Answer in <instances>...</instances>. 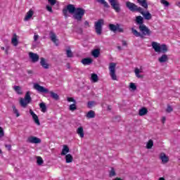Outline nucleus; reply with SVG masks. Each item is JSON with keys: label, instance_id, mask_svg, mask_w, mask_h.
<instances>
[{"label": "nucleus", "instance_id": "1", "mask_svg": "<svg viewBox=\"0 0 180 180\" xmlns=\"http://www.w3.org/2000/svg\"><path fill=\"white\" fill-rule=\"evenodd\" d=\"M152 49L155 51V53H162V55L158 58V61L160 63H167L169 58H168V55L165 54V53H168L169 49H168V46L165 44H160L158 42L153 41L151 44Z\"/></svg>", "mask_w": 180, "mask_h": 180}, {"label": "nucleus", "instance_id": "2", "mask_svg": "<svg viewBox=\"0 0 180 180\" xmlns=\"http://www.w3.org/2000/svg\"><path fill=\"white\" fill-rule=\"evenodd\" d=\"M126 6L128 8V9H129V11H131V12H139V13H141L146 20H150L153 18V15H151L150 11L145 12L144 8L136 5L134 3L127 1Z\"/></svg>", "mask_w": 180, "mask_h": 180}, {"label": "nucleus", "instance_id": "3", "mask_svg": "<svg viewBox=\"0 0 180 180\" xmlns=\"http://www.w3.org/2000/svg\"><path fill=\"white\" fill-rule=\"evenodd\" d=\"M34 89L37 91L38 92H41V94H49L51 98H52V99H54V101H58V99H60V96H58L57 93L50 91L47 89L44 88V86H40V84L37 83L34 84Z\"/></svg>", "mask_w": 180, "mask_h": 180}, {"label": "nucleus", "instance_id": "4", "mask_svg": "<svg viewBox=\"0 0 180 180\" xmlns=\"http://www.w3.org/2000/svg\"><path fill=\"white\" fill-rule=\"evenodd\" d=\"M84 15H85V9L82 8H77L73 14V19L77 20V22H81L82 18H84Z\"/></svg>", "mask_w": 180, "mask_h": 180}, {"label": "nucleus", "instance_id": "5", "mask_svg": "<svg viewBox=\"0 0 180 180\" xmlns=\"http://www.w3.org/2000/svg\"><path fill=\"white\" fill-rule=\"evenodd\" d=\"M105 21L103 19H100L94 22V27L96 34L101 36L102 34V26H103Z\"/></svg>", "mask_w": 180, "mask_h": 180}, {"label": "nucleus", "instance_id": "6", "mask_svg": "<svg viewBox=\"0 0 180 180\" xmlns=\"http://www.w3.org/2000/svg\"><path fill=\"white\" fill-rule=\"evenodd\" d=\"M108 68L112 79L116 81L117 79V77L116 76V63H110Z\"/></svg>", "mask_w": 180, "mask_h": 180}, {"label": "nucleus", "instance_id": "7", "mask_svg": "<svg viewBox=\"0 0 180 180\" xmlns=\"http://www.w3.org/2000/svg\"><path fill=\"white\" fill-rule=\"evenodd\" d=\"M75 11H77V8L73 4H69L67 6L66 8L63 9V13L65 18L68 16V12L69 13H75Z\"/></svg>", "mask_w": 180, "mask_h": 180}, {"label": "nucleus", "instance_id": "8", "mask_svg": "<svg viewBox=\"0 0 180 180\" xmlns=\"http://www.w3.org/2000/svg\"><path fill=\"white\" fill-rule=\"evenodd\" d=\"M140 32L142 33L141 34L143 36H151L153 34V31L148 29L146 25H140L139 27Z\"/></svg>", "mask_w": 180, "mask_h": 180}, {"label": "nucleus", "instance_id": "9", "mask_svg": "<svg viewBox=\"0 0 180 180\" xmlns=\"http://www.w3.org/2000/svg\"><path fill=\"white\" fill-rule=\"evenodd\" d=\"M111 7L114 9L115 12L119 13L121 11L120 4L117 0H108Z\"/></svg>", "mask_w": 180, "mask_h": 180}, {"label": "nucleus", "instance_id": "10", "mask_svg": "<svg viewBox=\"0 0 180 180\" xmlns=\"http://www.w3.org/2000/svg\"><path fill=\"white\" fill-rule=\"evenodd\" d=\"M68 102H72L73 103L69 105V110L71 112H74L77 110V101L74 99L72 97H68L67 98Z\"/></svg>", "mask_w": 180, "mask_h": 180}, {"label": "nucleus", "instance_id": "11", "mask_svg": "<svg viewBox=\"0 0 180 180\" xmlns=\"http://www.w3.org/2000/svg\"><path fill=\"white\" fill-rule=\"evenodd\" d=\"M27 142L31 143V144H39V143H41V139L36 136H30L27 139Z\"/></svg>", "mask_w": 180, "mask_h": 180}, {"label": "nucleus", "instance_id": "12", "mask_svg": "<svg viewBox=\"0 0 180 180\" xmlns=\"http://www.w3.org/2000/svg\"><path fill=\"white\" fill-rule=\"evenodd\" d=\"M30 114L31 115V116H32V119L34 123L37 124V126H40V120H39V117L37 116V115H36V113H34V112H33V110H30Z\"/></svg>", "mask_w": 180, "mask_h": 180}, {"label": "nucleus", "instance_id": "13", "mask_svg": "<svg viewBox=\"0 0 180 180\" xmlns=\"http://www.w3.org/2000/svg\"><path fill=\"white\" fill-rule=\"evenodd\" d=\"M29 57L33 63H37L39 61V56L37 53L30 52Z\"/></svg>", "mask_w": 180, "mask_h": 180}, {"label": "nucleus", "instance_id": "14", "mask_svg": "<svg viewBox=\"0 0 180 180\" xmlns=\"http://www.w3.org/2000/svg\"><path fill=\"white\" fill-rule=\"evenodd\" d=\"M137 4L144 8V9H148V3H147V0H136Z\"/></svg>", "mask_w": 180, "mask_h": 180}, {"label": "nucleus", "instance_id": "15", "mask_svg": "<svg viewBox=\"0 0 180 180\" xmlns=\"http://www.w3.org/2000/svg\"><path fill=\"white\" fill-rule=\"evenodd\" d=\"M160 159L162 160V164H167L169 161V158L164 153H160Z\"/></svg>", "mask_w": 180, "mask_h": 180}, {"label": "nucleus", "instance_id": "16", "mask_svg": "<svg viewBox=\"0 0 180 180\" xmlns=\"http://www.w3.org/2000/svg\"><path fill=\"white\" fill-rule=\"evenodd\" d=\"M49 36L51 41H53V43H54L55 44L57 43V41H58V39H57V35H56V33H54V32L50 31Z\"/></svg>", "mask_w": 180, "mask_h": 180}, {"label": "nucleus", "instance_id": "17", "mask_svg": "<svg viewBox=\"0 0 180 180\" xmlns=\"http://www.w3.org/2000/svg\"><path fill=\"white\" fill-rule=\"evenodd\" d=\"M136 23L139 25V26L144 25V18L141 15H138L136 17Z\"/></svg>", "mask_w": 180, "mask_h": 180}, {"label": "nucleus", "instance_id": "18", "mask_svg": "<svg viewBox=\"0 0 180 180\" xmlns=\"http://www.w3.org/2000/svg\"><path fill=\"white\" fill-rule=\"evenodd\" d=\"M82 64L84 65H90V64H92V58H84L82 60Z\"/></svg>", "mask_w": 180, "mask_h": 180}, {"label": "nucleus", "instance_id": "19", "mask_svg": "<svg viewBox=\"0 0 180 180\" xmlns=\"http://www.w3.org/2000/svg\"><path fill=\"white\" fill-rule=\"evenodd\" d=\"M40 65L45 70H49V63H46V59L44 58H41Z\"/></svg>", "mask_w": 180, "mask_h": 180}, {"label": "nucleus", "instance_id": "20", "mask_svg": "<svg viewBox=\"0 0 180 180\" xmlns=\"http://www.w3.org/2000/svg\"><path fill=\"white\" fill-rule=\"evenodd\" d=\"M148 113V110L145 107L141 108L139 111V116H146Z\"/></svg>", "mask_w": 180, "mask_h": 180}, {"label": "nucleus", "instance_id": "21", "mask_svg": "<svg viewBox=\"0 0 180 180\" xmlns=\"http://www.w3.org/2000/svg\"><path fill=\"white\" fill-rule=\"evenodd\" d=\"M68 153H70V148H68V146L64 145L62 149L61 155H67Z\"/></svg>", "mask_w": 180, "mask_h": 180}, {"label": "nucleus", "instance_id": "22", "mask_svg": "<svg viewBox=\"0 0 180 180\" xmlns=\"http://www.w3.org/2000/svg\"><path fill=\"white\" fill-rule=\"evenodd\" d=\"M11 43L15 46L19 44V41H18V35H16V34H13V38L11 39Z\"/></svg>", "mask_w": 180, "mask_h": 180}, {"label": "nucleus", "instance_id": "23", "mask_svg": "<svg viewBox=\"0 0 180 180\" xmlns=\"http://www.w3.org/2000/svg\"><path fill=\"white\" fill-rule=\"evenodd\" d=\"M131 33L134 34V36H135V37L143 38V34H141L139 31H137V30L134 28H131Z\"/></svg>", "mask_w": 180, "mask_h": 180}, {"label": "nucleus", "instance_id": "24", "mask_svg": "<svg viewBox=\"0 0 180 180\" xmlns=\"http://www.w3.org/2000/svg\"><path fill=\"white\" fill-rule=\"evenodd\" d=\"M77 133L79 136V137H81V139H84V127H79V128H77Z\"/></svg>", "mask_w": 180, "mask_h": 180}, {"label": "nucleus", "instance_id": "25", "mask_svg": "<svg viewBox=\"0 0 180 180\" xmlns=\"http://www.w3.org/2000/svg\"><path fill=\"white\" fill-rule=\"evenodd\" d=\"M39 108L41 109V112H42L43 113H46V112H47V107L46 106V103H40Z\"/></svg>", "mask_w": 180, "mask_h": 180}, {"label": "nucleus", "instance_id": "26", "mask_svg": "<svg viewBox=\"0 0 180 180\" xmlns=\"http://www.w3.org/2000/svg\"><path fill=\"white\" fill-rule=\"evenodd\" d=\"M86 117H87V119H94V117H95V111L94 110L89 111L86 115Z\"/></svg>", "mask_w": 180, "mask_h": 180}, {"label": "nucleus", "instance_id": "27", "mask_svg": "<svg viewBox=\"0 0 180 180\" xmlns=\"http://www.w3.org/2000/svg\"><path fill=\"white\" fill-rule=\"evenodd\" d=\"M65 158L67 164H70L74 160V158H72L71 154L66 155Z\"/></svg>", "mask_w": 180, "mask_h": 180}, {"label": "nucleus", "instance_id": "28", "mask_svg": "<svg viewBox=\"0 0 180 180\" xmlns=\"http://www.w3.org/2000/svg\"><path fill=\"white\" fill-rule=\"evenodd\" d=\"M91 54L95 58H98V57H99V55L101 54V50L94 49V51H92Z\"/></svg>", "mask_w": 180, "mask_h": 180}, {"label": "nucleus", "instance_id": "29", "mask_svg": "<svg viewBox=\"0 0 180 180\" xmlns=\"http://www.w3.org/2000/svg\"><path fill=\"white\" fill-rule=\"evenodd\" d=\"M33 11L30 10L25 17V20H29V19H30L33 16Z\"/></svg>", "mask_w": 180, "mask_h": 180}, {"label": "nucleus", "instance_id": "30", "mask_svg": "<svg viewBox=\"0 0 180 180\" xmlns=\"http://www.w3.org/2000/svg\"><path fill=\"white\" fill-rule=\"evenodd\" d=\"M134 72L137 78H144L143 75H140V72H141V71H140L139 68H135Z\"/></svg>", "mask_w": 180, "mask_h": 180}, {"label": "nucleus", "instance_id": "31", "mask_svg": "<svg viewBox=\"0 0 180 180\" xmlns=\"http://www.w3.org/2000/svg\"><path fill=\"white\" fill-rule=\"evenodd\" d=\"M109 29L111 30V32H117V24L115 25V24H110L109 25Z\"/></svg>", "mask_w": 180, "mask_h": 180}, {"label": "nucleus", "instance_id": "32", "mask_svg": "<svg viewBox=\"0 0 180 180\" xmlns=\"http://www.w3.org/2000/svg\"><path fill=\"white\" fill-rule=\"evenodd\" d=\"M24 99L27 102V103L32 102V97H30V91H27L26 93Z\"/></svg>", "mask_w": 180, "mask_h": 180}, {"label": "nucleus", "instance_id": "33", "mask_svg": "<svg viewBox=\"0 0 180 180\" xmlns=\"http://www.w3.org/2000/svg\"><path fill=\"white\" fill-rule=\"evenodd\" d=\"M97 2L103 5L104 8H110L109 4H108L105 0H97Z\"/></svg>", "mask_w": 180, "mask_h": 180}, {"label": "nucleus", "instance_id": "34", "mask_svg": "<svg viewBox=\"0 0 180 180\" xmlns=\"http://www.w3.org/2000/svg\"><path fill=\"white\" fill-rule=\"evenodd\" d=\"M154 146V141H153L152 139L149 140L146 144V148L148 150H150V148H153V146Z\"/></svg>", "mask_w": 180, "mask_h": 180}, {"label": "nucleus", "instance_id": "35", "mask_svg": "<svg viewBox=\"0 0 180 180\" xmlns=\"http://www.w3.org/2000/svg\"><path fill=\"white\" fill-rule=\"evenodd\" d=\"M91 80L93 81V82H98V81H99L98 75H96L95 73L91 74Z\"/></svg>", "mask_w": 180, "mask_h": 180}, {"label": "nucleus", "instance_id": "36", "mask_svg": "<svg viewBox=\"0 0 180 180\" xmlns=\"http://www.w3.org/2000/svg\"><path fill=\"white\" fill-rule=\"evenodd\" d=\"M20 103L21 105V106H22L23 108H26V106H27V104L29 103H27V101H26V100L24 98H20Z\"/></svg>", "mask_w": 180, "mask_h": 180}, {"label": "nucleus", "instance_id": "37", "mask_svg": "<svg viewBox=\"0 0 180 180\" xmlns=\"http://www.w3.org/2000/svg\"><path fill=\"white\" fill-rule=\"evenodd\" d=\"M13 89H14V91H15V92H16L17 94H18V95H22V89H20V86H15L13 87Z\"/></svg>", "mask_w": 180, "mask_h": 180}, {"label": "nucleus", "instance_id": "38", "mask_svg": "<svg viewBox=\"0 0 180 180\" xmlns=\"http://www.w3.org/2000/svg\"><path fill=\"white\" fill-rule=\"evenodd\" d=\"M43 162H44V161L43 160V158L41 157H37V163L38 165H42Z\"/></svg>", "mask_w": 180, "mask_h": 180}, {"label": "nucleus", "instance_id": "39", "mask_svg": "<svg viewBox=\"0 0 180 180\" xmlns=\"http://www.w3.org/2000/svg\"><path fill=\"white\" fill-rule=\"evenodd\" d=\"M66 54H67V57L68 58H71L74 57V54L72 53V51H71V49H68L66 51Z\"/></svg>", "mask_w": 180, "mask_h": 180}, {"label": "nucleus", "instance_id": "40", "mask_svg": "<svg viewBox=\"0 0 180 180\" xmlns=\"http://www.w3.org/2000/svg\"><path fill=\"white\" fill-rule=\"evenodd\" d=\"M12 108H13V113L16 115L17 117H19L20 116V114L19 113V111L18 110V109H16V106L13 105Z\"/></svg>", "mask_w": 180, "mask_h": 180}, {"label": "nucleus", "instance_id": "41", "mask_svg": "<svg viewBox=\"0 0 180 180\" xmlns=\"http://www.w3.org/2000/svg\"><path fill=\"white\" fill-rule=\"evenodd\" d=\"M109 176L112 178V176H116V172L115 171V169L113 167L111 168V170L109 173Z\"/></svg>", "mask_w": 180, "mask_h": 180}, {"label": "nucleus", "instance_id": "42", "mask_svg": "<svg viewBox=\"0 0 180 180\" xmlns=\"http://www.w3.org/2000/svg\"><path fill=\"white\" fill-rule=\"evenodd\" d=\"M160 4H162V5H164V6L166 7L169 6V2H168L167 0H161Z\"/></svg>", "mask_w": 180, "mask_h": 180}, {"label": "nucleus", "instance_id": "43", "mask_svg": "<svg viewBox=\"0 0 180 180\" xmlns=\"http://www.w3.org/2000/svg\"><path fill=\"white\" fill-rule=\"evenodd\" d=\"M117 32H119V33H123L124 30L122 27H120V25L117 24Z\"/></svg>", "mask_w": 180, "mask_h": 180}, {"label": "nucleus", "instance_id": "44", "mask_svg": "<svg viewBox=\"0 0 180 180\" xmlns=\"http://www.w3.org/2000/svg\"><path fill=\"white\" fill-rule=\"evenodd\" d=\"M94 105H95V101H89L87 103V108H89V109L92 108V106H94Z\"/></svg>", "mask_w": 180, "mask_h": 180}, {"label": "nucleus", "instance_id": "45", "mask_svg": "<svg viewBox=\"0 0 180 180\" xmlns=\"http://www.w3.org/2000/svg\"><path fill=\"white\" fill-rule=\"evenodd\" d=\"M129 88H131V89H133V91H136L137 89V86L134 83H130Z\"/></svg>", "mask_w": 180, "mask_h": 180}, {"label": "nucleus", "instance_id": "46", "mask_svg": "<svg viewBox=\"0 0 180 180\" xmlns=\"http://www.w3.org/2000/svg\"><path fill=\"white\" fill-rule=\"evenodd\" d=\"M174 108H172V107L171 105H167V108L166 109V112H167V113H171V112H173Z\"/></svg>", "mask_w": 180, "mask_h": 180}, {"label": "nucleus", "instance_id": "47", "mask_svg": "<svg viewBox=\"0 0 180 180\" xmlns=\"http://www.w3.org/2000/svg\"><path fill=\"white\" fill-rule=\"evenodd\" d=\"M4 136H5V132H4V129H2L0 127V139H2V137H4Z\"/></svg>", "mask_w": 180, "mask_h": 180}, {"label": "nucleus", "instance_id": "48", "mask_svg": "<svg viewBox=\"0 0 180 180\" xmlns=\"http://www.w3.org/2000/svg\"><path fill=\"white\" fill-rule=\"evenodd\" d=\"M48 2L51 5V6H54V4H56L57 0H48Z\"/></svg>", "mask_w": 180, "mask_h": 180}, {"label": "nucleus", "instance_id": "49", "mask_svg": "<svg viewBox=\"0 0 180 180\" xmlns=\"http://www.w3.org/2000/svg\"><path fill=\"white\" fill-rule=\"evenodd\" d=\"M46 11H48V12H51V13H53V7H51V6H46Z\"/></svg>", "mask_w": 180, "mask_h": 180}, {"label": "nucleus", "instance_id": "50", "mask_svg": "<svg viewBox=\"0 0 180 180\" xmlns=\"http://www.w3.org/2000/svg\"><path fill=\"white\" fill-rule=\"evenodd\" d=\"M37 39H39V35L37 34L34 35V41H37Z\"/></svg>", "mask_w": 180, "mask_h": 180}, {"label": "nucleus", "instance_id": "51", "mask_svg": "<svg viewBox=\"0 0 180 180\" xmlns=\"http://www.w3.org/2000/svg\"><path fill=\"white\" fill-rule=\"evenodd\" d=\"M84 25H85V26H87L88 27H90L89 22L88 21H86V20L84 22Z\"/></svg>", "mask_w": 180, "mask_h": 180}, {"label": "nucleus", "instance_id": "52", "mask_svg": "<svg viewBox=\"0 0 180 180\" xmlns=\"http://www.w3.org/2000/svg\"><path fill=\"white\" fill-rule=\"evenodd\" d=\"M27 74H29V75L33 74V70H27Z\"/></svg>", "mask_w": 180, "mask_h": 180}, {"label": "nucleus", "instance_id": "53", "mask_svg": "<svg viewBox=\"0 0 180 180\" xmlns=\"http://www.w3.org/2000/svg\"><path fill=\"white\" fill-rule=\"evenodd\" d=\"M122 46H127V42L126 41H122Z\"/></svg>", "mask_w": 180, "mask_h": 180}, {"label": "nucleus", "instance_id": "54", "mask_svg": "<svg viewBox=\"0 0 180 180\" xmlns=\"http://www.w3.org/2000/svg\"><path fill=\"white\" fill-rule=\"evenodd\" d=\"M165 120H166L165 117H163L162 119V122L163 124H164V123H165Z\"/></svg>", "mask_w": 180, "mask_h": 180}, {"label": "nucleus", "instance_id": "55", "mask_svg": "<svg viewBox=\"0 0 180 180\" xmlns=\"http://www.w3.org/2000/svg\"><path fill=\"white\" fill-rule=\"evenodd\" d=\"M67 68H68L70 70V68H71V65H70V63H67L66 65Z\"/></svg>", "mask_w": 180, "mask_h": 180}, {"label": "nucleus", "instance_id": "56", "mask_svg": "<svg viewBox=\"0 0 180 180\" xmlns=\"http://www.w3.org/2000/svg\"><path fill=\"white\" fill-rule=\"evenodd\" d=\"M108 110H112V108H110V105L108 106Z\"/></svg>", "mask_w": 180, "mask_h": 180}, {"label": "nucleus", "instance_id": "57", "mask_svg": "<svg viewBox=\"0 0 180 180\" xmlns=\"http://www.w3.org/2000/svg\"><path fill=\"white\" fill-rule=\"evenodd\" d=\"M159 180H165V179H164V177H160Z\"/></svg>", "mask_w": 180, "mask_h": 180}, {"label": "nucleus", "instance_id": "58", "mask_svg": "<svg viewBox=\"0 0 180 180\" xmlns=\"http://www.w3.org/2000/svg\"><path fill=\"white\" fill-rule=\"evenodd\" d=\"M6 147H9V148H11V145H6Z\"/></svg>", "mask_w": 180, "mask_h": 180}, {"label": "nucleus", "instance_id": "59", "mask_svg": "<svg viewBox=\"0 0 180 180\" xmlns=\"http://www.w3.org/2000/svg\"><path fill=\"white\" fill-rule=\"evenodd\" d=\"M1 50H5V47H4V46H1Z\"/></svg>", "mask_w": 180, "mask_h": 180}, {"label": "nucleus", "instance_id": "60", "mask_svg": "<svg viewBox=\"0 0 180 180\" xmlns=\"http://www.w3.org/2000/svg\"><path fill=\"white\" fill-rule=\"evenodd\" d=\"M117 49H118L119 50H121V49H122V47L118 46Z\"/></svg>", "mask_w": 180, "mask_h": 180}, {"label": "nucleus", "instance_id": "61", "mask_svg": "<svg viewBox=\"0 0 180 180\" xmlns=\"http://www.w3.org/2000/svg\"><path fill=\"white\" fill-rule=\"evenodd\" d=\"M0 154H2V150L0 149Z\"/></svg>", "mask_w": 180, "mask_h": 180}, {"label": "nucleus", "instance_id": "62", "mask_svg": "<svg viewBox=\"0 0 180 180\" xmlns=\"http://www.w3.org/2000/svg\"><path fill=\"white\" fill-rule=\"evenodd\" d=\"M6 53H8V51H6Z\"/></svg>", "mask_w": 180, "mask_h": 180}]
</instances>
